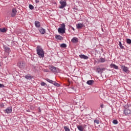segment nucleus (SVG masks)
Wrapping results in <instances>:
<instances>
[{"mask_svg":"<svg viewBox=\"0 0 131 131\" xmlns=\"http://www.w3.org/2000/svg\"><path fill=\"white\" fill-rule=\"evenodd\" d=\"M37 54L38 55L39 58H45V51L41 47L38 46L36 47Z\"/></svg>","mask_w":131,"mask_h":131,"instance_id":"1","label":"nucleus"},{"mask_svg":"<svg viewBox=\"0 0 131 131\" xmlns=\"http://www.w3.org/2000/svg\"><path fill=\"white\" fill-rule=\"evenodd\" d=\"M59 4L60 5V6L59 7V9H64V8L67 6L66 0H61L59 2Z\"/></svg>","mask_w":131,"mask_h":131,"instance_id":"2","label":"nucleus"},{"mask_svg":"<svg viewBox=\"0 0 131 131\" xmlns=\"http://www.w3.org/2000/svg\"><path fill=\"white\" fill-rule=\"evenodd\" d=\"M50 70L52 71V72H54L57 73L59 71V68L54 67V66H51L49 67Z\"/></svg>","mask_w":131,"mask_h":131,"instance_id":"3","label":"nucleus"},{"mask_svg":"<svg viewBox=\"0 0 131 131\" xmlns=\"http://www.w3.org/2000/svg\"><path fill=\"white\" fill-rule=\"evenodd\" d=\"M18 66L20 69H24L25 68V63L23 61H20L18 63Z\"/></svg>","mask_w":131,"mask_h":131,"instance_id":"4","label":"nucleus"},{"mask_svg":"<svg viewBox=\"0 0 131 131\" xmlns=\"http://www.w3.org/2000/svg\"><path fill=\"white\" fill-rule=\"evenodd\" d=\"M12 107H8L4 111V112L5 113H7V114H10V113H12Z\"/></svg>","mask_w":131,"mask_h":131,"instance_id":"5","label":"nucleus"},{"mask_svg":"<svg viewBox=\"0 0 131 131\" xmlns=\"http://www.w3.org/2000/svg\"><path fill=\"white\" fill-rule=\"evenodd\" d=\"M122 70L124 72H125V73H129L128 68L125 67V66H122Z\"/></svg>","mask_w":131,"mask_h":131,"instance_id":"6","label":"nucleus"},{"mask_svg":"<svg viewBox=\"0 0 131 131\" xmlns=\"http://www.w3.org/2000/svg\"><path fill=\"white\" fill-rule=\"evenodd\" d=\"M17 14V10L15 8H13L12 9L11 11V17H15Z\"/></svg>","mask_w":131,"mask_h":131,"instance_id":"7","label":"nucleus"},{"mask_svg":"<svg viewBox=\"0 0 131 131\" xmlns=\"http://www.w3.org/2000/svg\"><path fill=\"white\" fill-rule=\"evenodd\" d=\"M124 114L125 115H129V114H131V111L129 109L125 108L124 110Z\"/></svg>","mask_w":131,"mask_h":131,"instance_id":"8","label":"nucleus"},{"mask_svg":"<svg viewBox=\"0 0 131 131\" xmlns=\"http://www.w3.org/2000/svg\"><path fill=\"white\" fill-rule=\"evenodd\" d=\"M79 57L80 59H84V60H88L89 59V57L84 54H80L79 55Z\"/></svg>","mask_w":131,"mask_h":131,"instance_id":"9","label":"nucleus"},{"mask_svg":"<svg viewBox=\"0 0 131 131\" xmlns=\"http://www.w3.org/2000/svg\"><path fill=\"white\" fill-rule=\"evenodd\" d=\"M55 38L57 39V40H63V39H64L63 37L60 35H55Z\"/></svg>","mask_w":131,"mask_h":131,"instance_id":"10","label":"nucleus"},{"mask_svg":"<svg viewBox=\"0 0 131 131\" xmlns=\"http://www.w3.org/2000/svg\"><path fill=\"white\" fill-rule=\"evenodd\" d=\"M4 49L6 53H8V54H9L10 52L11 51V49H10V48L7 46H4Z\"/></svg>","mask_w":131,"mask_h":131,"instance_id":"11","label":"nucleus"},{"mask_svg":"<svg viewBox=\"0 0 131 131\" xmlns=\"http://www.w3.org/2000/svg\"><path fill=\"white\" fill-rule=\"evenodd\" d=\"M26 79H28L29 80H31L32 78H33V77L30 74H27L25 76Z\"/></svg>","mask_w":131,"mask_h":131,"instance_id":"12","label":"nucleus"},{"mask_svg":"<svg viewBox=\"0 0 131 131\" xmlns=\"http://www.w3.org/2000/svg\"><path fill=\"white\" fill-rule=\"evenodd\" d=\"M66 30L65 29H62L61 28H59L58 29V32L59 33H65Z\"/></svg>","mask_w":131,"mask_h":131,"instance_id":"13","label":"nucleus"},{"mask_svg":"<svg viewBox=\"0 0 131 131\" xmlns=\"http://www.w3.org/2000/svg\"><path fill=\"white\" fill-rule=\"evenodd\" d=\"M104 70H105V68H97V72H98V73H102Z\"/></svg>","mask_w":131,"mask_h":131,"instance_id":"14","label":"nucleus"},{"mask_svg":"<svg viewBox=\"0 0 131 131\" xmlns=\"http://www.w3.org/2000/svg\"><path fill=\"white\" fill-rule=\"evenodd\" d=\"M35 26L36 27V28H39V27H40V23L38 21H35Z\"/></svg>","mask_w":131,"mask_h":131,"instance_id":"15","label":"nucleus"},{"mask_svg":"<svg viewBox=\"0 0 131 131\" xmlns=\"http://www.w3.org/2000/svg\"><path fill=\"white\" fill-rule=\"evenodd\" d=\"M83 27V24H78L77 25V28L78 29H80Z\"/></svg>","mask_w":131,"mask_h":131,"instance_id":"16","label":"nucleus"},{"mask_svg":"<svg viewBox=\"0 0 131 131\" xmlns=\"http://www.w3.org/2000/svg\"><path fill=\"white\" fill-rule=\"evenodd\" d=\"M111 68H114V69H118V66L115 65V64H111L110 65Z\"/></svg>","mask_w":131,"mask_h":131,"instance_id":"17","label":"nucleus"},{"mask_svg":"<svg viewBox=\"0 0 131 131\" xmlns=\"http://www.w3.org/2000/svg\"><path fill=\"white\" fill-rule=\"evenodd\" d=\"M86 83L87 84H89V85H92V84L94 83V80H88L87 81Z\"/></svg>","mask_w":131,"mask_h":131,"instance_id":"18","label":"nucleus"},{"mask_svg":"<svg viewBox=\"0 0 131 131\" xmlns=\"http://www.w3.org/2000/svg\"><path fill=\"white\" fill-rule=\"evenodd\" d=\"M0 32L6 33L7 32V29L6 28H0Z\"/></svg>","mask_w":131,"mask_h":131,"instance_id":"19","label":"nucleus"},{"mask_svg":"<svg viewBox=\"0 0 131 131\" xmlns=\"http://www.w3.org/2000/svg\"><path fill=\"white\" fill-rule=\"evenodd\" d=\"M39 32L41 34H45V33H46V30L43 28H41L39 30Z\"/></svg>","mask_w":131,"mask_h":131,"instance_id":"20","label":"nucleus"},{"mask_svg":"<svg viewBox=\"0 0 131 131\" xmlns=\"http://www.w3.org/2000/svg\"><path fill=\"white\" fill-rule=\"evenodd\" d=\"M77 127L79 131H83V127L81 125H77Z\"/></svg>","mask_w":131,"mask_h":131,"instance_id":"21","label":"nucleus"},{"mask_svg":"<svg viewBox=\"0 0 131 131\" xmlns=\"http://www.w3.org/2000/svg\"><path fill=\"white\" fill-rule=\"evenodd\" d=\"M77 41H78V40H77V38L76 37H74L72 39V42H74V43H75L76 42H77Z\"/></svg>","mask_w":131,"mask_h":131,"instance_id":"22","label":"nucleus"},{"mask_svg":"<svg viewBox=\"0 0 131 131\" xmlns=\"http://www.w3.org/2000/svg\"><path fill=\"white\" fill-rule=\"evenodd\" d=\"M46 80L47 81H48V82H49V83H52L53 84V83H54V81L49 79V78H46Z\"/></svg>","mask_w":131,"mask_h":131,"instance_id":"23","label":"nucleus"},{"mask_svg":"<svg viewBox=\"0 0 131 131\" xmlns=\"http://www.w3.org/2000/svg\"><path fill=\"white\" fill-rule=\"evenodd\" d=\"M94 122L95 123V124H100V120H98V119H95L94 120Z\"/></svg>","mask_w":131,"mask_h":131,"instance_id":"24","label":"nucleus"},{"mask_svg":"<svg viewBox=\"0 0 131 131\" xmlns=\"http://www.w3.org/2000/svg\"><path fill=\"white\" fill-rule=\"evenodd\" d=\"M100 63H104V62H106V59L104 58H100V60L99 61Z\"/></svg>","mask_w":131,"mask_h":131,"instance_id":"25","label":"nucleus"},{"mask_svg":"<svg viewBox=\"0 0 131 131\" xmlns=\"http://www.w3.org/2000/svg\"><path fill=\"white\" fill-rule=\"evenodd\" d=\"M67 45L66 43H61L60 45V48H67Z\"/></svg>","mask_w":131,"mask_h":131,"instance_id":"26","label":"nucleus"},{"mask_svg":"<svg viewBox=\"0 0 131 131\" xmlns=\"http://www.w3.org/2000/svg\"><path fill=\"white\" fill-rule=\"evenodd\" d=\"M119 47L121 49H122V50H123V49H124V47H123V46H122V44L121 43V41H119Z\"/></svg>","mask_w":131,"mask_h":131,"instance_id":"27","label":"nucleus"},{"mask_svg":"<svg viewBox=\"0 0 131 131\" xmlns=\"http://www.w3.org/2000/svg\"><path fill=\"white\" fill-rule=\"evenodd\" d=\"M65 27H66L65 24L62 23V24L61 25V28H61V29H66V28Z\"/></svg>","mask_w":131,"mask_h":131,"instance_id":"28","label":"nucleus"},{"mask_svg":"<svg viewBox=\"0 0 131 131\" xmlns=\"http://www.w3.org/2000/svg\"><path fill=\"white\" fill-rule=\"evenodd\" d=\"M53 84H54L55 86H57L58 88H59V86H60V84H59L56 82H54Z\"/></svg>","mask_w":131,"mask_h":131,"instance_id":"29","label":"nucleus"},{"mask_svg":"<svg viewBox=\"0 0 131 131\" xmlns=\"http://www.w3.org/2000/svg\"><path fill=\"white\" fill-rule=\"evenodd\" d=\"M29 8L30 10H33L34 9V7L33 6V5L31 4H30L29 5Z\"/></svg>","mask_w":131,"mask_h":131,"instance_id":"30","label":"nucleus"},{"mask_svg":"<svg viewBox=\"0 0 131 131\" xmlns=\"http://www.w3.org/2000/svg\"><path fill=\"white\" fill-rule=\"evenodd\" d=\"M126 42H127V43H128L129 45H130L131 39H127Z\"/></svg>","mask_w":131,"mask_h":131,"instance_id":"31","label":"nucleus"},{"mask_svg":"<svg viewBox=\"0 0 131 131\" xmlns=\"http://www.w3.org/2000/svg\"><path fill=\"white\" fill-rule=\"evenodd\" d=\"M113 123H114V124H117L118 123V121L117 120H114L113 121Z\"/></svg>","mask_w":131,"mask_h":131,"instance_id":"32","label":"nucleus"},{"mask_svg":"<svg viewBox=\"0 0 131 131\" xmlns=\"http://www.w3.org/2000/svg\"><path fill=\"white\" fill-rule=\"evenodd\" d=\"M41 85L42 86H45V85H47V83H46L45 82H41Z\"/></svg>","mask_w":131,"mask_h":131,"instance_id":"33","label":"nucleus"},{"mask_svg":"<svg viewBox=\"0 0 131 131\" xmlns=\"http://www.w3.org/2000/svg\"><path fill=\"white\" fill-rule=\"evenodd\" d=\"M0 88H5V85L3 84H0Z\"/></svg>","mask_w":131,"mask_h":131,"instance_id":"34","label":"nucleus"},{"mask_svg":"<svg viewBox=\"0 0 131 131\" xmlns=\"http://www.w3.org/2000/svg\"><path fill=\"white\" fill-rule=\"evenodd\" d=\"M35 68H36V67L32 66V69H35Z\"/></svg>","mask_w":131,"mask_h":131,"instance_id":"35","label":"nucleus"},{"mask_svg":"<svg viewBox=\"0 0 131 131\" xmlns=\"http://www.w3.org/2000/svg\"><path fill=\"white\" fill-rule=\"evenodd\" d=\"M101 108H104V104L100 105Z\"/></svg>","mask_w":131,"mask_h":131,"instance_id":"36","label":"nucleus"},{"mask_svg":"<svg viewBox=\"0 0 131 131\" xmlns=\"http://www.w3.org/2000/svg\"><path fill=\"white\" fill-rule=\"evenodd\" d=\"M35 3L36 4H37V3H39V1H38V0H35Z\"/></svg>","mask_w":131,"mask_h":131,"instance_id":"37","label":"nucleus"},{"mask_svg":"<svg viewBox=\"0 0 131 131\" xmlns=\"http://www.w3.org/2000/svg\"><path fill=\"white\" fill-rule=\"evenodd\" d=\"M39 112H41V110H40V108H39Z\"/></svg>","mask_w":131,"mask_h":131,"instance_id":"38","label":"nucleus"},{"mask_svg":"<svg viewBox=\"0 0 131 131\" xmlns=\"http://www.w3.org/2000/svg\"><path fill=\"white\" fill-rule=\"evenodd\" d=\"M106 2H108V1H111V0H105Z\"/></svg>","mask_w":131,"mask_h":131,"instance_id":"39","label":"nucleus"},{"mask_svg":"<svg viewBox=\"0 0 131 131\" xmlns=\"http://www.w3.org/2000/svg\"><path fill=\"white\" fill-rule=\"evenodd\" d=\"M73 30H74V28H73Z\"/></svg>","mask_w":131,"mask_h":131,"instance_id":"40","label":"nucleus"},{"mask_svg":"<svg viewBox=\"0 0 131 131\" xmlns=\"http://www.w3.org/2000/svg\"><path fill=\"white\" fill-rule=\"evenodd\" d=\"M74 89V88H72V89L73 90Z\"/></svg>","mask_w":131,"mask_h":131,"instance_id":"41","label":"nucleus"},{"mask_svg":"<svg viewBox=\"0 0 131 131\" xmlns=\"http://www.w3.org/2000/svg\"><path fill=\"white\" fill-rule=\"evenodd\" d=\"M28 112H29V111H27Z\"/></svg>","mask_w":131,"mask_h":131,"instance_id":"42","label":"nucleus"},{"mask_svg":"<svg viewBox=\"0 0 131 131\" xmlns=\"http://www.w3.org/2000/svg\"><path fill=\"white\" fill-rule=\"evenodd\" d=\"M102 30L103 31V29H102Z\"/></svg>","mask_w":131,"mask_h":131,"instance_id":"43","label":"nucleus"}]
</instances>
